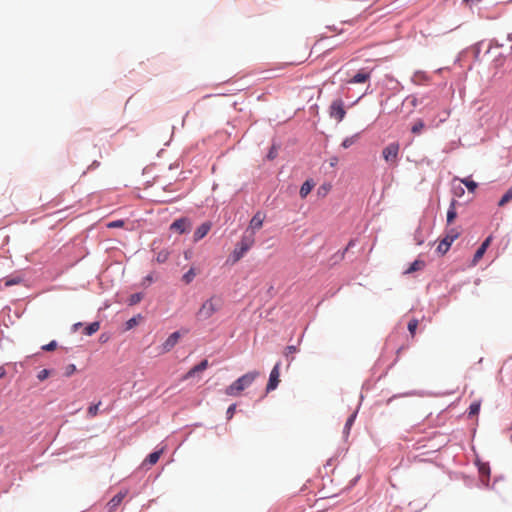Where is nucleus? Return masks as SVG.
<instances>
[{"label":"nucleus","instance_id":"1","mask_svg":"<svg viewBox=\"0 0 512 512\" xmlns=\"http://www.w3.org/2000/svg\"><path fill=\"white\" fill-rule=\"evenodd\" d=\"M258 376L259 373L257 371L244 374L225 389V394L228 396L240 395V393L248 388Z\"/></svg>","mask_w":512,"mask_h":512},{"label":"nucleus","instance_id":"2","mask_svg":"<svg viewBox=\"0 0 512 512\" xmlns=\"http://www.w3.org/2000/svg\"><path fill=\"white\" fill-rule=\"evenodd\" d=\"M223 306V300L220 296L213 295L207 299L197 312V316L201 320H207L211 318L216 312H218Z\"/></svg>","mask_w":512,"mask_h":512},{"label":"nucleus","instance_id":"3","mask_svg":"<svg viewBox=\"0 0 512 512\" xmlns=\"http://www.w3.org/2000/svg\"><path fill=\"white\" fill-rule=\"evenodd\" d=\"M253 233H244L232 252L233 263L238 262L254 245Z\"/></svg>","mask_w":512,"mask_h":512},{"label":"nucleus","instance_id":"4","mask_svg":"<svg viewBox=\"0 0 512 512\" xmlns=\"http://www.w3.org/2000/svg\"><path fill=\"white\" fill-rule=\"evenodd\" d=\"M400 151V145L398 142H392L388 144L382 150V156L387 163L396 164Z\"/></svg>","mask_w":512,"mask_h":512},{"label":"nucleus","instance_id":"5","mask_svg":"<svg viewBox=\"0 0 512 512\" xmlns=\"http://www.w3.org/2000/svg\"><path fill=\"white\" fill-rule=\"evenodd\" d=\"M329 115L337 122H341L344 119L346 111L344 108V103L341 99H336L332 101L329 107Z\"/></svg>","mask_w":512,"mask_h":512},{"label":"nucleus","instance_id":"6","mask_svg":"<svg viewBox=\"0 0 512 512\" xmlns=\"http://www.w3.org/2000/svg\"><path fill=\"white\" fill-rule=\"evenodd\" d=\"M459 233L455 229H450L445 238L438 244L437 251L441 254H445L451 244L458 238Z\"/></svg>","mask_w":512,"mask_h":512},{"label":"nucleus","instance_id":"7","mask_svg":"<svg viewBox=\"0 0 512 512\" xmlns=\"http://www.w3.org/2000/svg\"><path fill=\"white\" fill-rule=\"evenodd\" d=\"M265 217L266 215L264 212L257 211L250 220L249 226L245 233H253V236L255 237V232L262 228Z\"/></svg>","mask_w":512,"mask_h":512},{"label":"nucleus","instance_id":"8","mask_svg":"<svg viewBox=\"0 0 512 512\" xmlns=\"http://www.w3.org/2000/svg\"><path fill=\"white\" fill-rule=\"evenodd\" d=\"M280 366L281 364L280 362H278L274 365L273 369L271 370L269 381L266 387L267 391H272L277 388L280 382Z\"/></svg>","mask_w":512,"mask_h":512},{"label":"nucleus","instance_id":"9","mask_svg":"<svg viewBox=\"0 0 512 512\" xmlns=\"http://www.w3.org/2000/svg\"><path fill=\"white\" fill-rule=\"evenodd\" d=\"M180 337H181V335L178 331L170 334L169 337L162 344V352L167 353V352L171 351L175 347V345L178 343Z\"/></svg>","mask_w":512,"mask_h":512},{"label":"nucleus","instance_id":"10","mask_svg":"<svg viewBox=\"0 0 512 512\" xmlns=\"http://www.w3.org/2000/svg\"><path fill=\"white\" fill-rule=\"evenodd\" d=\"M190 228V222L186 218H180L175 220L171 226V230H175L180 234L185 233Z\"/></svg>","mask_w":512,"mask_h":512},{"label":"nucleus","instance_id":"11","mask_svg":"<svg viewBox=\"0 0 512 512\" xmlns=\"http://www.w3.org/2000/svg\"><path fill=\"white\" fill-rule=\"evenodd\" d=\"M211 223L210 222H204L202 223L197 229L196 231L194 232V236H193V239H194V242H198L199 240H201L202 238H204L208 232L210 231L211 229Z\"/></svg>","mask_w":512,"mask_h":512},{"label":"nucleus","instance_id":"12","mask_svg":"<svg viewBox=\"0 0 512 512\" xmlns=\"http://www.w3.org/2000/svg\"><path fill=\"white\" fill-rule=\"evenodd\" d=\"M370 79V72L364 69L359 70L350 80L349 84L365 83Z\"/></svg>","mask_w":512,"mask_h":512},{"label":"nucleus","instance_id":"13","mask_svg":"<svg viewBox=\"0 0 512 512\" xmlns=\"http://www.w3.org/2000/svg\"><path fill=\"white\" fill-rule=\"evenodd\" d=\"M209 366L208 360L204 359L199 364L191 368L184 376V379L193 377L197 372L204 371Z\"/></svg>","mask_w":512,"mask_h":512},{"label":"nucleus","instance_id":"14","mask_svg":"<svg viewBox=\"0 0 512 512\" xmlns=\"http://www.w3.org/2000/svg\"><path fill=\"white\" fill-rule=\"evenodd\" d=\"M126 496V492H119L116 494L108 503L110 510H115L119 507V505L122 503L123 499Z\"/></svg>","mask_w":512,"mask_h":512},{"label":"nucleus","instance_id":"15","mask_svg":"<svg viewBox=\"0 0 512 512\" xmlns=\"http://www.w3.org/2000/svg\"><path fill=\"white\" fill-rule=\"evenodd\" d=\"M4 282L5 287H10L13 285H18L23 282V277L20 274L11 275L2 280Z\"/></svg>","mask_w":512,"mask_h":512},{"label":"nucleus","instance_id":"16","mask_svg":"<svg viewBox=\"0 0 512 512\" xmlns=\"http://www.w3.org/2000/svg\"><path fill=\"white\" fill-rule=\"evenodd\" d=\"M314 187V183L311 180H306L300 188V197L306 198Z\"/></svg>","mask_w":512,"mask_h":512},{"label":"nucleus","instance_id":"17","mask_svg":"<svg viewBox=\"0 0 512 512\" xmlns=\"http://www.w3.org/2000/svg\"><path fill=\"white\" fill-rule=\"evenodd\" d=\"M424 266H425V262L423 260L417 259L413 263H411L409 268L405 271V274H411L413 272L419 271V270L423 269Z\"/></svg>","mask_w":512,"mask_h":512},{"label":"nucleus","instance_id":"18","mask_svg":"<svg viewBox=\"0 0 512 512\" xmlns=\"http://www.w3.org/2000/svg\"><path fill=\"white\" fill-rule=\"evenodd\" d=\"M425 128V123L422 119H417L412 127H411V132L415 135H419L422 133V131L424 130Z\"/></svg>","mask_w":512,"mask_h":512},{"label":"nucleus","instance_id":"19","mask_svg":"<svg viewBox=\"0 0 512 512\" xmlns=\"http://www.w3.org/2000/svg\"><path fill=\"white\" fill-rule=\"evenodd\" d=\"M359 139V133L357 134H354L350 137H347L345 138L342 143H341V146L344 148V149H348L349 147H351L353 144H355Z\"/></svg>","mask_w":512,"mask_h":512},{"label":"nucleus","instance_id":"20","mask_svg":"<svg viewBox=\"0 0 512 512\" xmlns=\"http://www.w3.org/2000/svg\"><path fill=\"white\" fill-rule=\"evenodd\" d=\"M457 217L456 207H455V201L453 200L450 204V207L447 211V223L451 224L455 218Z\"/></svg>","mask_w":512,"mask_h":512},{"label":"nucleus","instance_id":"21","mask_svg":"<svg viewBox=\"0 0 512 512\" xmlns=\"http://www.w3.org/2000/svg\"><path fill=\"white\" fill-rule=\"evenodd\" d=\"M100 329V323L99 322H92L84 329V334L87 336H91L94 333H96Z\"/></svg>","mask_w":512,"mask_h":512},{"label":"nucleus","instance_id":"22","mask_svg":"<svg viewBox=\"0 0 512 512\" xmlns=\"http://www.w3.org/2000/svg\"><path fill=\"white\" fill-rule=\"evenodd\" d=\"M512 200V186L505 192L498 202V206L503 207Z\"/></svg>","mask_w":512,"mask_h":512},{"label":"nucleus","instance_id":"23","mask_svg":"<svg viewBox=\"0 0 512 512\" xmlns=\"http://www.w3.org/2000/svg\"><path fill=\"white\" fill-rule=\"evenodd\" d=\"M196 276V271L194 268H190L182 277L183 282L185 284H190Z\"/></svg>","mask_w":512,"mask_h":512},{"label":"nucleus","instance_id":"24","mask_svg":"<svg viewBox=\"0 0 512 512\" xmlns=\"http://www.w3.org/2000/svg\"><path fill=\"white\" fill-rule=\"evenodd\" d=\"M161 453H162L161 450L160 451H155V452L149 454L145 461L147 463H149L150 465H154V464H156L158 462Z\"/></svg>","mask_w":512,"mask_h":512},{"label":"nucleus","instance_id":"25","mask_svg":"<svg viewBox=\"0 0 512 512\" xmlns=\"http://www.w3.org/2000/svg\"><path fill=\"white\" fill-rule=\"evenodd\" d=\"M461 182L467 187L470 192H474L477 188V183L470 178L461 179Z\"/></svg>","mask_w":512,"mask_h":512},{"label":"nucleus","instance_id":"26","mask_svg":"<svg viewBox=\"0 0 512 512\" xmlns=\"http://www.w3.org/2000/svg\"><path fill=\"white\" fill-rule=\"evenodd\" d=\"M480 406H481L480 401H475V402L471 403L469 406V416H471V417L476 416L479 413Z\"/></svg>","mask_w":512,"mask_h":512},{"label":"nucleus","instance_id":"27","mask_svg":"<svg viewBox=\"0 0 512 512\" xmlns=\"http://www.w3.org/2000/svg\"><path fill=\"white\" fill-rule=\"evenodd\" d=\"M169 258V252L167 250H161L156 255V261L158 263H164Z\"/></svg>","mask_w":512,"mask_h":512},{"label":"nucleus","instance_id":"28","mask_svg":"<svg viewBox=\"0 0 512 512\" xmlns=\"http://www.w3.org/2000/svg\"><path fill=\"white\" fill-rule=\"evenodd\" d=\"M417 327H418V320L417 319L414 318V319L409 321V323H408V330H409V332H410L412 337L415 336V332H416Z\"/></svg>","mask_w":512,"mask_h":512},{"label":"nucleus","instance_id":"29","mask_svg":"<svg viewBox=\"0 0 512 512\" xmlns=\"http://www.w3.org/2000/svg\"><path fill=\"white\" fill-rule=\"evenodd\" d=\"M485 252V248L480 246L474 254L473 264H476L483 257Z\"/></svg>","mask_w":512,"mask_h":512},{"label":"nucleus","instance_id":"30","mask_svg":"<svg viewBox=\"0 0 512 512\" xmlns=\"http://www.w3.org/2000/svg\"><path fill=\"white\" fill-rule=\"evenodd\" d=\"M101 405V402H98L97 404H93L89 406L88 408V415L90 417H95L98 414L99 406Z\"/></svg>","mask_w":512,"mask_h":512},{"label":"nucleus","instance_id":"31","mask_svg":"<svg viewBox=\"0 0 512 512\" xmlns=\"http://www.w3.org/2000/svg\"><path fill=\"white\" fill-rule=\"evenodd\" d=\"M142 299V295L140 293H135V294H132L130 297H129V305H135L137 303H139Z\"/></svg>","mask_w":512,"mask_h":512},{"label":"nucleus","instance_id":"32","mask_svg":"<svg viewBox=\"0 0 512 512\" xmlns=\"http://www.w3.org/2000/svg\"><path fill=\"white\" fill-rule=\"evenodd\" d=\"M49 375H50V371L48 369H43L38 373L37 378L40 381H44L45 379H47L49 377Z\"/></svg>","mask_w":512,"mask_h":512},{"label":"nucleus","instance_id":"33","mask_svg":"<svg viewBox=\"0 0 512 512\" xmlns=\"http://www.w3.org/2000/svg\"><path fill=\"white\" fill-rule=\"evenodd\" d=\"M356 418V414H352L349 416V418L347 419L346 421V424H345V431L348 432L351 428V426L353 425L354 423V420Z\"/></svg>","mask_w":512,"mask_h":512},{"label":"nucleus","instance_id":"34","mask_svg":"<svg viewBox=\"0 0 512 512\" xmlns=\"http://www.w3.org/2000/svg\"><path fill=\"white\" fill-rule=\"evenodd\" d=\"M57 348V342L56 341H51L50 343L42 346V349L45 350V351H53Z\"/></svg>","mask_w":512,"mask_h":512},{"label":"nucleus","instance_id":"35","mask_svg":"<svg viewBox=\"0 0 512 512\" xmlns=\"http://www.w3.org/2000/svg\"><path fill=\"white\" fill-rule=\"evenodd\" d=\"M76 371V366L74 364H69L65 368V376L69 377Z\"/></svg>","mask_w":512,"mask_h":512},{"label":"nucleus","instance_id":"36","mask_svg":"<svg viewBox=\"0 0 512 512\" xmlns=\"http://www.w3.org/2000/svg\"><path fill=\"white\" fill-rule=\"evenodd\" d=\"M297 351H298V350H297V347H296V346H294V345H290V346H287V347L285 348L284 354H285V356H287V357H288L289 355L294 354V353H296Z\"/></svg>","mask_w":512,"mask_h":512},{"label":"nucleus","instance_id":"37","mask_svg":"<svg viewBox=\"0 0 512 512\" xmlns=\"http://www.w3.org/2000/svg\"><path fill=\"white\" fill-rule=\"evenodd\" d=\"M123 225H124V221L116 220V221H112V222L108 223L107 227L108 228H118V227H122Z\"/></svg>","mask_w":512,"mask_h":512},{"label":"nucleus","instance_id":"38","mask_svg":"<svg viewBox=\"0 0 512 512\" xmlns=\"http://www.w3.org/2000/svg\"><path fill=\"white\" fill-rule=\"evenodd\" d=\"M235 410H236L235 404H232L228 407L227 412H226L228 419H231L233 417Z\"/></svg>","mask_w":512,"mask_h":512},{"label":"nucleus","instance_id":"39","mask_svg":"<svg viewBox=\"0 0 512 512\" xmlns=\"http://www.w3.org/2000/svg\"><path fill=\"white\" fill-rule=\"evenodd\" d=\"M491 241H492V236H489L487 237L484 242L480 245L481 247H484L485 248V251L487 250V248L490 246L491 244Z\"/></svg>","mask_w":512,"mask_h":512},{"label":"nucleus","instance_id":"40","mask_svg":"<svg viewBox=\"0 0 512 512\" xmlns=\"http://www.w3.org/2000/svg\"><path fill=\"white\" fill-rule=\"evenodd\" d=\"M127 329L133 328L137 324V320L135 318H131L127 321Z\"/></svg>","mask_w":512,"mask_h":512},{"label":"nucleus","instance_id":"41","mask_svg":"<svg viewBox=\"0 0 512 512\" xmlns=\"http://www.w3.org/2000/svg\"><path fill=\"white\" fill-rule=\"evenodd\" d=\"M321 190H322V192H323V195H325V194L328 192L329 188H328V187H325V186H322V187L319 189V192H320Z\"/></svg>","mask_w":512,"mask_h":512},{"label":"nucleus","instance_id":"42","mask_svg":"<svg viewBox=\"0 0 512 512\" xmlns=\"http://www.w3.org/2000/svg\"><path fill=\"white\" fill-rule=\"evenodd\" d=\"M321 190H322V192H323V195H325V194L328 192L329 188H328V187H325V186H322V187L319 189V192H320Z\"/></svg>","mask_w":512,"mask_h":512},{"label":"nucleus","instance_id":"43","mask_svg":"<svg viewBox=\"0 0 512 512\" xmlns=\"http://www.w3.org/2000/svg\"><path fill=\"white\" fill-rule=\"evenodd\" d=\"M6 374L4 367H0V378H3Z\"/></svg>","mask_w":512,"mask_h":512},{"label":"nucleus","instance_id":"44","mask_svg":"<svg viewBox=\"0 0 512 512\" xmlns=\"http://www.w3.org/2000/svg\"><path fill=\"white\" fill-rule=\"evenodd\" d=\"M338 159L336 157L331 159V166H334L337 163Z\"/></svg>","mask_w":512,"mask_h":512},{"label":"nucleus","instance_id":"45","mask_svg":"<svg viewBox=\"0 0 512 512\" xmlns=\"http://www.w3.org/2000/svg\"><path fill=\"white\" fill-rule=\"evenodd\" d=\"M80 326H82L81 323H76L73 325L74 330H77Z\"/></svg>","mask_w":512,"mask_h":512},{"label":"nucleus","instance_id":"46","mask_svg":"<svg viewBox=\"0 0 512 512\" xmlns=\"http://www.w3.org/2000/svg\"><path fill=\"white\" fill-rule=\"evenodd\" d=\"M2 432H3V429H2V427H0V435L2 434Z\"/></svg>","mask_w":512,"mask_h":512},{"label":"nucleus","instance_id":"47","mask_svg":"<svg viewBox=\"0 0 512 512\" xmlns=\"http://www.w3.org/2000/svg\"><path fill=\"white\" fill-rule=\"evenodd\" d=\"M510 442H512V433H511V436H510Z\"/></svg>","mask_w":512,"mask_h":512}]
</instances>
